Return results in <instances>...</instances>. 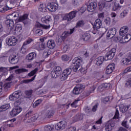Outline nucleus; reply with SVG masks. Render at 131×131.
Masks as SVG:
<instances>
[{
    "mask_svg": "<svg viewBox=\"0 0 131 131\" xmlns=\"http://www.w3.org/2000/svg\"><path fill=\"white\" fill-rule=\"evenodd\" d=\"M41 27L43 28V29H49L50 27H51V26L50 25L46 26L45 25L41 24L39 23H36L33 29V33H34V34H36L38 36L42 35L43 34V31L41 30Z\"/></svg>",
    "mask_w": 131,
    "mask_h": 131,
    "instance_id": "f257e3e1",
    "label": "nucleus"
},
{
    "mask_svg": "<svg viewBox=\"0 0 131 131\" xmlns=\"http://www.w3.org/2000/svg\"><path fill=\"white\" fill-rule=\"evenodd\" d=\"M119 117V112L118 110L116 108L115 116L113 118L107 121L105 125V130L106 131H111L112 130V128L115 126V121L114 119H117Z\"/></svg>",
    "mask_w": 131,
    "mask_h": 131,
    "instance_id": "f03ea898",
    "label": "nucleus"
},
{
    "mask_svg": "<svg viewBox=\"0 0 131 131\" xmlns=\"http://www.w3.org/2000/svg\"><path fill=\"white\" fill-rule=\"evenodd\" d=\"M32 112H29L24 117V121L26 123H30V122H34L37 120V118L39 117L38 114L36 113L33 115Z\"/></svg>",
    "mask_w": 131,
    "mask_h": 131,
    "instance_id": "7ed1b4c3",
    "label": "nucleus"
},
{
    "mask_svg": "<svg viewBox=\"0 0 131 131\" xmlns=\"http://www.w3.org/2000/svg\"><path fill=\"white\" fill-rule=\"evenodd\" d=\"M82 63V58L80 57H75L72 60V68L74 72H76L78 70V68L80 67V65Z\"/></svg>",
    "mask_w": 131,
    "mask_h": 131,
    "instance_id": "20e7f679",
    "label": "nucleus"
},
{
    "mask_svg": "<svg viewBox=\"0 0 131 131\" xmlns=\"http://www.w3.org/2000/svg\"><path fill=\"white\" fill-rule=\"evenodd\" d=\"M17 22H18V20L14 19V17H10V19H8L6 20L5 23L8 31L13 30L14 25H15V23H17Z\"/></svg>",
    "mask_w": 131,
    "mask_h": 131,
    "instance_id": "39448f33",
    "label": "nucleus"
},
{
    "mask_svg": "<svg viewBox=\"0 0 131 131\" xmlns=\"http://www.w3.org/2000/svg\"><path fill=\"white\" fill-rule=\"evenodd\" d=\"M115 53H116V49L115 48H113L108 51L105 55V60L108 61V60H112L115 56Z\"/></svg>",
    "mask_w": 131,
    "mask_h": 131,
    "instance_id": "423d86ee",
    "label": "nucleus"
},
{
    "mask_svg": "<svg viewBox=\"0 0 131 131\" xmlns=\"http://www.w3.org/2000/svg\"><path fill=\"white\" fill-rule=\"evenodd\" d=\"M83 90H84V86L81 84H79L76 85L73 89V94L74 95H79V94H81L83 92Z\"/></svg>",
    "mask_w": 131,
    "mask_h": 131,
    "instance_id": "0eeeda50",
    "label": "nucleus"
},
{
    "mask_svg": "<svg viewBox=\"0 0 131 131\" xmlns=\"http://www.w3.org/2000/svg\"><path fill=\"white\" fill-rule=\"evenodd\" d=\"M77 12L76 11H72L70 12L69 14H66L63 18L62 20H67V21H71L72 19H73V18H75L76 16V13Z\"/></svg>",
    "mask_w": 131,
    "mask_h": 131,
    "instance_id": "6e6552de",
    "label": "nucleus"
},
{
    "mask_svg": "<svg viewBox=\"0 0 131 131\" xmlns=\"http://www.w3.org/2000/svg\"><path fill=\"white\" fill-rule=\"evenodd\" d=\"M21 96H22L21 91H15L9 96V99L10 101H16V100H18Z\"/></svg>",
    "mask_w": 131,
    "mask_h": 131,
    "instance_id": "1a4fd4ad",
    "label": "nucleus"
},
{
    "mask_svg": "<svg viewBox=\"0 0 131 131\" xmlns=\"http://www.w3.org/2000/svg\"><path fill=\"white\" fill-rule=\"evenodd\" d=\"M17 42H18V39L14 36L10 37L7 40V44L10 46H16Z\"/></svg>",
    "mask_w": 131,
    "mask_h": 131,
    "instance_id": "9d476101",
    "label": "nucleus"
},
{
    "mask_svg": "<svg viewBox=\"0 0 131 131\" xmlns=\"http://www.w3.org/2000/svg\"><path fill=\"white\" fill-rule=\"evenodd\" d=\"M32 41H33V39L31 38H28V39L24 42L20 50V53L22 54H25V53H26V48H25V46H27V45L31 43Z\"/></svg>",
    "mask_w": 131,
    "mask_h": 131,
    "instance_id": "9b49d317",
    "label": "nucleus"
},
{
    "mask_svg": "<svg viewBox=\"0 0 131 131\" xmlns=\"http://www.w3.org/2000/svg\"><path fill=\"white\" fill-rule=\"evenodd\" d=\"M115 34H116V29L115 28H112L108 31L106 37L110 39L113 38L115 36Z\"/></svg>",
    "mask_w": 131,
    "mask_h": 131,
    "instance_id": "f8f14e48",
    "label": "nucleus"
},
{
    "mask_svg": "<svg viewBox=\"0 0 131 131\" xmlns=\"http://www.w3.org/2000/svg\"><path fill=\"white\" fill-rule=\"evenodd\" d=\"M47 8L50 12H55L58 7L54 3H48L47 4Z\"/></svg>",
    "mask_w": 131,
    "mask_h": 131,
    "instance_id": "ddd939ff",
    "label": "nucleus"
},
{
    "mask_svg": "<svg viewBox=\"0 0 131 131\" xmlns=\"http://www.w3.org/2000/svg\"><path fill=\"white\" fill-rule=\"evenodd\" d=\"M21 111H22V107H16L15 108H13L11 112H10V115L13 117L16 116V115H18V114H19Z\"/></svg>",
    "mask_w": 131,
    "mask_h": 131,
    "instance_id": "4468645a",
    "label": "nucleus"
},
{
    "mask_svg": "<svg viewBox=\"0 0 131 131\" xmlns=\"http://www.w3.org/2000/svg\"><path fill=\"white\" fill-rule=\"evenodd\" d=\"M97 3L96 2L90 3V4L87 6V10L88 12H94L97 8Z\"/></svg>",
    "mask_w": 131,
    "mask_h": 131,
    "instance_id": "2eb2a0df",
    "label": "nucleus"
},
{
    "mask_svg": "<svg viewBox=\"0 0 131 131\" xmlns=\"http://www.w3.org/2000/svg\"><path fill=\"white\" fill-rule=\"evenodd\" d=\"M131 39V35L129 34H127L122 37L120 39V42L121 43H124L129 41Z\"/></svg>",
    "mask_w": 131,
    "mask_h": 131,
    "instance_id": "dca6fc26",
    "label": "nucleus"
},
{
    "mask_svg": "<svg viewBox=\"0 0 131 131\" xmlns=\"http://www.w3.org/2000/svg\"><path fill=\"white\" fill-rule=\"evenodd\" d=\"M67 126V122L65 121H61L57 124L55 126V128H59V129H64Z\"/></svg>",
    "mask_w": 131,
    "mask_h": 131,
    "instance_id": "f3484780",
    "label": "nucleus"
},
{
    "mask_svg": "<svg viewBox=\"0 0 131 131\" xmlns=\"http://www.w3.org/2000/svg\"><path fill=\"white\" fill-rule=\"evenodd\" d=\"M114 69H115V64H110L106 68V74H111V73H112L113 72Z\"/></svg>",
    "mask_w": 131,
    "mask_h": 131,
    "instance_id": "a211bd4d",
    "label": "nucleus"
},
{
    "mask_svg": "<svg viewBox=\"0 0 131 131\" xmlns=\"http://www.w3.org/2000/svg\"><path fill=\"white\" fill-rule=\"evenodd\" d=\"M19 58L18 55H13L10 57L9 62L11 64H17L19 62Z\"/></svg>",
    "mask_w": 131,
    "mask_h": 131,
    "instance_id": "6ab92c4d",
    "label": "nucleus"
},
{
    "mask_svg": "<svg viewBox=\"0 0 131 131\" xmlns=\"http://www.w3.org/2000/svg\"><path fill=\"white\" fill-rule=\"evenodd\" d=\"M35 58H36V53L35 52H31L27 55L26 60L28 62H31Z\"/></svg>",
    "mask_w": 131,
    "mask_h": 131,
    "instance_id": "aec40b11",
    "label": "nucleus"
},
{
    "mask_svg": "<svg viewBox=\"0 0 131 131\" xmlns=\"http://www.w3.org/2000/svg\"><path fill=\"white\" fill-rule=\"evenodd\" d=\"M74 28L72 29H70V31H64L61 35V37H62L63 39L65 40L68 36L72 34L74 32Z\"/></svg>",
    "mask_w": 131,
    "mask_h": 131,
    "instance_id": "412c9836",
    "label": "nucleus"
},
{
    "mask_svg": "<svg viewBox=\"0 0 131 131\" xmlns=\"http://www.w3.org/2000/svg\"><path fill=\"white\" fill-rule=\"evenodd\" d=\"M98 6L100 11H102L104 8L108 7V3L104 1H100L98 3Z\"/></svg>",
    "mask_w": 131,
    "mask_h": 131,
    "instance_id": "4be33fe9",
    "label": "nucleus"
},
{
    "mask_svg": "<svg viewBox=\"0 0 131 131\" xmlns=\"http://www.w3.org/2000/svg\"><path fill=\"white\" fill-rule=\"evenodd\" d=\"M127 32H128V27L124 26L120 29L119 34L121 36H122V35L125 34V33H127Z\"/></svg>",
    "mask_w": 131,
    "mask_h": 131,
    "instance_id": "5701e85b",
    "label": "nucleus"
},
{
    "mask_svg": "<svg viewBox=\"0 0 131 131\" xmlns=\"http://www.w3.org/2000/svg\"><path fill=\"white\" fill-rule=\"evenodd\" d=\"M47 47L48 49H51V50H53V49H55V47H56V43L54 40H49L47 42Z\"/></svg>",
    "mask_w": 131,
    "mask_h": 131,
    "instance_id": "b1692460",
    "label": "nucleus"
},
{
    "mask_svg": "<svg viewBox=\"0 0 131 131\" xmlns=\"http://www.w3.org/2000/svg\"><path fill=\"white\" fill-rule=\"evenodd\" d=\"M52 20L50 15H46V16L42 17L41 19L42 23H46V24H50V22Z\"/></svg>",
    "mask_w": 131,
    "mask_h": 131,
    "instance_id": "393cba45",
    "label": "nucleus"
},
{
    "mask_svg": "<svg viewBox=\"0 0 131 131\" xmlns=\"http://www.w3.org/2000/svg\"><path fill=\"white\" fill-rule=\"evenodd\" d=\"M102 20L100 19H97L95 21V27L96 29H100L102 27Z\"/></svg>",
    "mask_w": 131,
    "mask_h": 131,
    "instance_id": "a878e982",
    "label": "nucleus"
},
{
    "mask_svg": "<svg viewBox=\"0 0 131 131\" xmlns=\"http://www.w3.org/2000/svg\"><path fill=\"white\" fill-rule=\"evenodd\" d=\"M122 63L124 65H127L128 64L131 63V54L127 56V57L122 60Z\"/></svg>",
    "mask_w": 131,
    "mask_h": 131,
    "instance_id": "bb28decb",
    "label": "nucleus"
},
{
    "mask_svg": "<svg viewBox=\"0 0 131 131\" xmlns=\"http://www.w3.org/2000/svg\"><path fill=\"white\" fill-rule=\"evenodd\" d=\"M105 60V57L103 56H99L98 58L96 59V64L98 66H100V65H102L103 64V62H104V60Z\"/></svg>",
    "mask_w": 131,
    "mask_h": 131,
    "instance_id": "cd10ccee",
    "label": "nucleus"
},
{
    "mask_svg": "<svg viewBox=\"0 0 131 131\" xmlns=\"http://www.w3.org/2000/svg\"><path fill=\"white\" fill-rule=\"evenodd\" d=\"M52 54V51L49 48L45 49L43 52L42 56L43 58H48Z\"/></svg>",
    "mask_w": 131,
    "mask_h": 131,
    "instance_id": "c85d7f7f",
    "label": "nucleus"
},
{
    "mask_svg": "<svg viewBox=\"0 0 131 131\" xmlns=\"http://www.w3.org/2000/svg\"><path fill=\"white\" fill-rule=\"evenodd\" d=\"M47 4H43V3H41L39 6V11L40 12H43L45 13L47 11Z\"/></svg>",
    "mask_w": 131,
    "mask_h": 131,
    "instance_id": "c756f323",
    "label": "nucleus"
},
{
    "mask_svg": "<svg viewBox=\"0 0 131 131\" xmlns=\"http://www.w3.org/2000/svg\"><path fill=\"white\" fill-rule=\"evenodd\" d=\"M13 30L14 33H16L17 31V32H20L21 30H22V25L21 24H17L16 25L15 29L13 28V29L11 30Z\"/></svg>",
    "mask_w": 131,
    "mask_h": 131,
    "instance_id": "7c9ffc66",
    "label": "nucleus"
},
{
    "mask_svg": "<svg viewBox=\"0 0 131 131\" xmlns=\"http://www.w3.org/2000/svg\"><path fill=\"white\" fill-rule=\"evenodd\" d=\"M91 38V35L89 33H84L81 37V39L83 41H88Z\"/></svg>",
    "mask_w": 131,
    "mask_h": 131,
    "instance_id": "2f4dec72",
    "label": "nucleus"
},
{
    "mask_svg": "<svg viewBox=\"0 0 131 131\" xmlns=\"http://www.w3.org/2000/svg\"><path fill=\"white\" fill-rule=\"evenodd\" d=\"M130 107V105H128L126 106H123L120 107V111L122 112V113H125L129 109Z\"/></svg>",
    "mask_w": 131,
    "mask_h": 131,
    "instance_id": "473e14b6",
    "label": "nucleus"
},
{
    "mask_svg": "<svg viewBox=\"0 0 131 131\" xmlns=\"http://www.w3.org/2000/svg\"><path fill=\"white\" fill-rule=\"evenodd\" d=\"M10 18H14V20L19 21V12H15L10 15Z\"/></svg>",
    "mask_w": 131,
    "mask_h": 131,
    "instance_id": "72a5a7b5",
    "label": "nucleus"
},
{
    "mask_svg": "<svg viewBox=\"0 0 131 131\" xmlns=\"http://www.w3.org/2000/svg\"><path fill=\"white\" fill-rule=\"evenodd\" d=\"M96 89H97V86H96V85H93L91 87H90L89 91L88 92V93L86 94L87 96H90V95H91L92 93H94Z\"/></svg>",
    "mask_w": 131,
    "mask_h": 131,
    "instance_id": "f704fd0d",
    "label": "nucleus"
},
{
    "mask_svg": "<svg viewBox=\"0 0 131 131\" xmlns=\"http://www.w3.org/2000/svg\"><path fill=\"white\" fill-rule=\"evenodd\" d=\"M24 72H28V70L25 69H18L15 70V73L16 74H20V73H23Z\"/></svg>",
    "mask_w": 131,
    "mask_h": 131,
    "instance_id": "c9c22d12",
    "label": "nucleus"
},
{
    "mask_svg": "<svg viewBox=\"0 0 131 131\" xmlns=\"http://www.w3.org/2000/svg\"><path fill=\"white\" fill-rule=\"evenodd\" d=\"M83 118V116L81 114H77L75 117L74 119L75 121H79V120H82Z\"/></svg>",
    "mask_w": 131,
    "mask_h": 131,
    "instance_id": "e433bc0d",
    "label": "nucleus"
},
{
    "mask_svg": "<svg viewBox=\"0 0 131 131\" xmlns=\"http://www.w3.org/2000/svg\"><path fill=\"white\" fill-rule=\"evenodd\" d=\"M45 131H53L54 130V126L50 125H47L44 127Z\"/></svg>",
    "mask_w": 131,
    "mask_h": 131,
    "instance_id": "4c0bfd02",
    "label": "nucleus"
},
{
    "mask_svg": "<svg viewBox=\"0 0 131 131\" xmlns=\"http://www.w3.org/2000/svg\"><path fill=\"white\" fill-rule=\"evenodd\" d=\"M122 8V6H120L119 4H115L113 6V11H117V10H120Z\"/></svg>",
    "mask_w": 131,
    "mask_h": 131,
    "instance_id": "58836bf2",
    "label": "nucleus"
},
{
    "mask_svg": "<svg viewBox=\"0 0 131 131\" xmlns=\"http://www.w3.org/2000/svg\"><path fill=\"white\" fill-rule=\"evenodd\" d=\"M128 14V10L125 9L120 13V17L121 18H124V17H126V16H127Z\"/></svg>",
    "mask_w": 131,
    "mask_h": 131,
    "instance_id": "ea45409f",
    "label": "nucleus"
},
{
    "mask_svg": "<svg viewBox=\"0 0 131 131\" xmlns=\"http://www.w3.org/2000/svg\"><path fill=\"white\" fill-rule=\"evenodd\" d=\"M42 102V100L41 99H38L37 100H36L33 105V108H36L37 106L41 104Z\"/></svg>",
    "mask_w": 131,
    "mask_h": 131,
    "instance_id": "a19ab883",
    "label": "nucleus"
},
{
    "mask_svg": "<svg viewBox=\"0 0 131 131\" xmlns=\"http://www.w3.org/2000/svg\"><path fill=\"white\" fill-rule=\"evenodd\" d=\"M84 26V21L83 20H79L78 21L76 26V28H77L78 27H82V26Z\"/></svg>",
    "mask_w": 131,
    "mask_h": 131,
    "instance_id": "79ce46f5",
    "label": "nucleus"
},
{
    "mask_svg": "<svg viewBox=\"0 0 131 131\" xmlns=\"http://www.w3.org/2000/svg\"><path fill=\"white\" fill-rule=\"evenodd\" d=\"M9 104H5L4 105H2L0 107V112H3L4 111H6L7 109H9Z\"/></svg>",
    "mask_w": 131,
    "mask_h": 131,
    "instance_id": "37998d69",
    "label": "nucleus"
},
{
    "mask_svg": "<svg viewBox=\"0 0 131 131\" xmlns=\"http://www.w3.org/2000/svg\"><path fill=\"white\" fill-rule=\"evenodd\" d=\"M53 71H54L57 74V75L60 76L61 75V72H62V68H61L60 67H56Z\"/></svg>",
    "mask_w": 131,
    "mask_h": 131,
    "instance_id": "c03bdc74",
    "label": "nucleus"
},
{
    "mask_svg": "<svg viewBox=\"0 0 131 131\" xmlns=\"http://www.w3.org/2000/svg\"><path fill=\"white\" fill-rule=\"evenodd\" d=\"M72 71V69H71V68H68L66 70H64L63 73H64V74H66L68 76V75H70Z\"/></svg>",
    "mask_w": 131,
    "mask_h": 131,
    "instance_id": "a18cd8bd",
    "label": "nucleus"
},
{
    "mask_svg": "<svg viewBox=\"0 0 131 131\" xmlns=\"http://www.w3.org/2000/svg\"><path fill=\"white\" fill-rule=\"evenodd\" d=\"M4 89L5 90V91L6 92H7V91L9 90V89H10V88H11V83L10 82H7L4 85Z\"/></svg>",
    "mask_w": 131,
    "mask_h": 131,
    "instance_id": "49530a36",
    "label": "nucleus"
},
{
    "mask_svg": "<svg viewBox=\"0 0 131 131\" xmlns=\"http://www.w3.org/2000/svg\"><path fill=\"white\" fill-rule=\"evenodd\" d=\"M60 76L57 73H56L54 70H53L51 73V77L52 78H57Z\"/></svg>",
    "mask_w": 131,
    "mask_h": 131,
    "instance_id": "de8ad7c7",
    "label": "nucleus"
},
{
    "mask_svg": "<svg viewBox=\"0 0 131 131\" xmlns=\"http://www.w3.org/2000/svg\"><path fill=\"white\" fill-rule=\"evenodd\" d=\"M60 75L61 81H64V80H66V79H67V77H68V76L64 73H62Z\"/></svg>",
    "mask_w": 131,
    "mask_h": 131,
    "instance_id": "09e8293b",
    "label": "nucleus"
},
{
    "mask_svg": "<svg viewBox=\"0 0 131 131\" xmlns=\"http://www.w3.org/2000/svg\"><path fill=\"white\" fill-rule=\"evenodd\" d=\"M35 75L31 79H26V80H24L23 81V83H29V82H32V81H33V80H34V79H35Z\"/></svg>",
    "mask_w": 131,
    "mask_h": 131,
    "instance_id": "8fccbe9b",
    "label": "nucleus"
},
{
    "mask_svg": "<svg viewBox=\"0 0 131 131\" xmlns=\"http://www.w3.org/2000/svg\"><path fill=\"white\" fill-rule=\"evenodd\" d=\"M28 18V14H25L23 16H20L18 18V21H24Z\"/></svg>",
    "mask_w": 131,
    "mask_h": 131,
    "instance_id": "3c124183",
    "label": "nucleus"
},
{
    "mask_svg": "<svg viewBox=\"0 0 131 131\" xmlns=\"http://www.w3.org/2000/svg\"><path fill=\"white\" fill-rule=\"evenodd\" d=\"M13 8H15V7L8 6V5H6L5 7L3 8V10L4 12H6L7 11H9V10H12V9H13Z\"/></svg>",
    "mask_w": 131,
    "mask_h": 131,
    "instance_id": "603ef678",
    "label": "nucleus"
},
{
    "mask_svg": "<svg viewBox=\"0 0 131 131\" xmlns=\"http://www.w3.org/2000/svg\"><path fill=\"white\" fill-rule=\"evenodd\" d=\"M38 71V69L35 68L34 70H33L30 73L28 74V76H33V75H34L36 73V72H37Z\"/></svg>",
    "mask_w": 131,
    "mask_h": 131,
    "instance_id": "864d4df0",
    "label": "nucleus"
},
{
    "mask_svg": "<svg viewBox=\"0 0 131 131\" xmlns=\"http://www.w3.org/2000/svg\"><path fill=\"white\" fill-rule=\"evenodd\" d=\"M104 23L106 24V25H107V26H109V25L111 24V19H110V17H107L104 19Z\"/></svg>",
    "mask_w": 131,
    "mask_h": 131,
    "instance_id": "5fc2aeb1",
    "label": "nucleus"
},
{
    "mask_svg": "<svg viewBox=\"0 0 131 131\" xmlns=\"http://www.w3.org/2000/svg\"><path fill=\"white\" fill-rule=\"evenodd\" d=\"M54 111H47V117L48 118H51L54 115Z\"/></svg>",
    "mask_w": 131,
    "mask_h": 131,
    "instance_id": "6e6d98bb",
    "label": "nucleus"
},
{
    "mask_svg": "<svg viewBox=\"0 0 131 131\" xmlns=\"http://www.w3.org/2000/svg\"><path fill=\"white\" fill-rule=\"evenodd\" d=\"M21 0H11L10 1V5H18L19 3H20Z\"/></svg>",
    "mask_w": 131,
    "mask_h": 131,
    "instance_id": "4d7b16f0",
    "label": "nucleus"
},
{
    "mask_svg": "<svg viewBox=\"0 0 131 131\" xmlns=\"http://www.w3.org/2000/svg\"><path fill=\"white\" fill-rule=\"evenodd\" d=\"M21 99H18L17 100H16L14 102V105L15 107H19V105H20V104H21Z\"/></svg>",
    "mask_w": 131,
    "mask_h": 131,
    "instance_id": "13d9d810",
    "label": "nucleus"
},
{
    "mask_svg": "<svg viewBox=\"0 0 131 131\" xmlns=\"http://www.w3.org/2000/svg\"><path fill=\"white\" fill-rule=\"evenodd\" d=\"M33 93V90H32L26 91L25 92V94L26 96H28V97H29V96H31V95H32Z\"/></svg>",
    "mask_w": 131,
    "mask_h": 131,
    "instance_id": "bf43d9fd",
    "label": "nucleus"
},
{
    "mask_svg": "<svg viewBox=\"0 0 131 131\" xmlns=\"http://www.w3.org/2000/svg\"><path fill=\"white\" fill-rule=\"evenodd\" d=\"M64 39H63L62 36H59L57 38V39H56V41L58 43H61V42H62L63 41H64Z\"/></svg>",
    "mask_w": 131,
    "mask_h": 131,
    "instance_id": "052dcab7",
    "label": "nucleus"
},
{
    "mask_svg": "<svg viewBox=\"0 0 131 131\" xmlns=\"http://www.w3.org/2000/svg\"><path fill=\"white\" fill-rule=\"evenodd\" d=\"M122 126H124V127H125L126 128H128L129 127L128 125H127V121L124 120L122 122Z\"/></svg>",
    "mask_w": 131,
    "mask_h": 131,
    "instance_id": "680f3d73",
    "label": "nucleus"
},
{
    "mask_svg": "<svg viewBox=\"0 0 131 131\" xmlns=\"http://www.w3.org/2000/svg\"><path fill=\"white\" fill-rule=\"evenodd\" d=\"M99 106V103H97L95 105L93 106L92 109V111L93 112H96L97 111V109H98V106Z\"/></svg>",
    "mask_w": 131,
    "mask_h": 131,
    "instance_id": "e2e57ef3",
    "label": "nucleus"
},
{
    "mask_svg": "<svg viewBox=\"0 0 131 131\" xmlns=\"http://www.w3.org/2000/svg\"><path fill=\"white\" fill-rule=\"evenodd\" d=\"M61 59L62 61H68V60H69V57L66 55H63L61 56Z\"/></svg>",
    "mask_w": 131,
    "mask_h": 131,
    "instance_id": "0e129e2a",
    "label": "nucleus"
},
{
    "mask_svg": "<svg viewBox=\"0 0 131 131\" xmlns=\"http://www.w3.org/2000/svg\"><path fill=\"white\" fill-rule=\"evenodd\" d=\"M85 113H86V114H89V115H91V114H92L93 111H92V110H91V108L86 107L85 109Z\"/></svg>",
    "mask_w": 131,
    "mask_h": 131,
    "instance_id": "69168bd1",
    "label": "nucleus"
},
{
    "mask_svg": "<svg viewBox=\"0 0 131 131\" xmlns=\"http://www.w3.org/2000/svg\"><path fill=\"white\" fill-rule=\"evenodd\" d=\"M125 86L128 88H131V79H129L125 83Z\"/></svg>",
    "mask_w": 131,
    "mask_h": 131,
    "instance_id": "338daca9",
    "label": "nucleus"
},
{
    "mask_svg": "<svg viewBox=\"0 0 131 131\" xmlns=\"http://www.w3.org/2000/svg\"><path fill=\"white\" fill-rule=\"evenodd\" d=\"M40 50H46L48 49V47H46L45 43L42 42L40 45Z\"/></svg>",
    "mask_w": 131,
    "mask_h": 131,
    "instance_id": "774afa93",
    "label": "nucleus"
}]
</instances>
